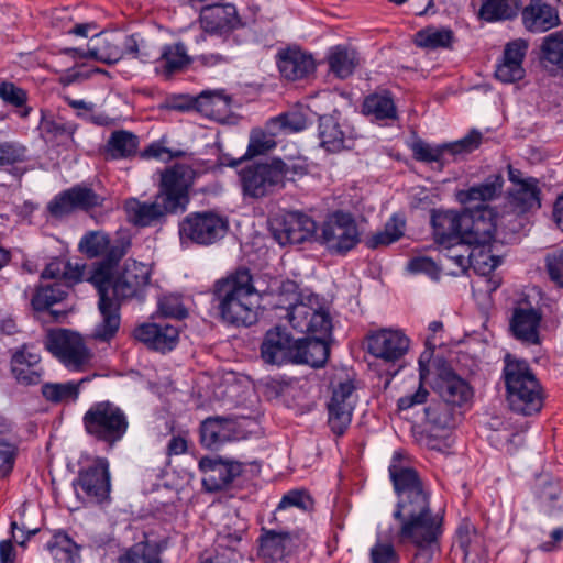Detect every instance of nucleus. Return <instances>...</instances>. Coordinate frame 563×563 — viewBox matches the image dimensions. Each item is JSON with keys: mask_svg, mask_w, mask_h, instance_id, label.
<instances>
[{"mask_svg": "<svg viewBox=\"0 0 563 563\" xmlns=\"http://www.w3.org/2000/svg\"><path fill=\"white\" fill-rule=\"evenodd\" d=\"M401 452H395L388 473L395 494L394 520L398 523L396 538L399 543L416 548L412 563H432L441 552L444 516L431 508V492L419 472L400 463Z\"/></svg>", "mask_w": 563, "mask_h": 563, "instance_id": "f257e3e1", "label": "nucleus"}, {"mask_svg": "<svg viewBox=\"0 0 563 563\" xmlns=\"http://www.w3.org/2000/svg\"><path fill=\"white\" fill-rule=\"evenodd\" d=\"M130 246L129 239H117L106 257L95 264L88 278L99 296L98 308L102 322L97 327L96 336L102 341H109L117 334L122 301L140 297L151 279L148 266L131 258L113 276V268L126 255Z\"/></svg>", "mask_w": 563, "mask_h": 563, "instance_id": "f03ea898", "label": "nucleus"}, {"mask_svg": "<svg viewBox=\"0 0 563 563\" xmlns=\"http://www.w3.org/2000/svg\"><path fill=\"white\" fill-rule=\"evenodd\" d=\"M212 303L223 322L236 327L254 324L258 318L260 296L250 269L239 268L217 280Z\"/></svg>", "mask_w": 563, "mask_h": 563, "instance_id": "7ed1b4c3", "label": "nucleus"}, {"mask_svg": "<svg viewBox=\"0 0 563 563\" xmlns=\"http://www.w3.org/2000/svg\"><path fill=\"white\" fill-rule=\"evenodd\" d=\"M503 378L506 398L514 412L531 416L542 409V388L527 361L507 353L504 357Z\"/></svg>", "mask_w": 563, "mask_h": 563, "instance_id": "20e7f679", "label": "nucleus"}, {"mask_svg": "<svg viewBox=\"0 0 563 563\" xmlns=\"http://www.w3.org/2000/svg\"><path fill=\"white\" fill-rule=\"evenodd\" d=\"M82 424L92 440L109 448L119 443L129 429L124 410L109 400L92 404L82 417Z\"/></svg>", "mask_w": 563, "mask_h": 563, "instance_id": "39448f33", "label": "nucleus"}, {"mask_svg": "<svg viewBox=\"0 0 563 563\" xmlns=\"http://www.w3.org/2000/svg\"><path fill=\"white\" fill-rule=\"evenodd\" d=\"M230 229L227 217L212 211L188 213L178 223L181 245L210 246L220 242Z\"/></svg>", "mask_w": 563, "mask_h": 563, "instance_id": "423d86ee", "label": "nucleus"}, {"mask_svg": "<svg viewBox=\"0 0 563 563\" xmlns=\"http://www.w3.org/2000/svg\"><path fill=\"white\" fill-rule=\"evenodd\" d=\"M44 345L66 368L74 372L84 371L92 358L82 336L71 330H49L44 339Z\"/></svg>", "mask_w": 563, "mask_h": 563, "instance_id": "0eeeda50", "label": "nucleus"}, {"mask_svg": "<svg viewBox=\"0 0 563 563\" xmlns=\"http://www.w3.org/2000/svg\"><path fill=\"white\" fill-rule=\"evenodd\" d=\"M316 241L324 245L331 254L346 255L361 242L360 231L352 214L335 211L321 225V234Z\"/></svg>", "mask_w": 563, "mask_h": 563, "instance_id": "6e6552de", "label": "nucleus"}, {"mask_svg": "<svg viewBox=\"0 0 563 563\" xmlns=\"http://www.w3.org/2000/svg\"><path fill=\"white\" fill-rule=\"evenodd\" d=\"M239 176L243 195L251 198H263L283 189L282 172L275 158L246 165Z\"/></svg>", "mask_w": 563, "mask_h": 563, "instance_id": "1a4fd4ad", "label": "nucleus"}, {"mask_svg": "<svg viewBox=\"0 0 563 563\" xmlns=\"http://www.w3.org/2000/svg\"><path fill=\"white\" fill-rule=\"evenodd\" d=\"M76 494L87 501L100 504L109 498L111 490L109 462L106 457H96L84 466L74 482Z\"/></svg>", "mask_w": 563, "mask_h": 563, "instance_id": "9d476101", "label": "nucleus"}, {"mask_svg": "<svg viewBox=\"0 0 563 563\" xmlns=\"http://www.w3.org/2000/svg\"><path fill=\"white\" fill-rule=\"evenodd\" d=\"M192 169L185 164H175L166 168L161 176L159 190L156 194L174 213H183L189 203V187Z\"/></svg>", "mask_w": 563, "mask_h": 563, "instance_id": "9b49d317", "label": "nucleus"}, {"mask_svg": "<svg viewBox=\"0 0 563 563\" xmlns=\"http://www.w3.org/2000/svg\"><path fill=\"white\" fill-rule=\"evenodd\" d=\"M317 229V222L300 211L286 212L271 223L273 238L283 246L316 240Z\"/></svg>", "mask_w": 563, "mask_h": 563, "instance_id": "f8f14e48", "label": "nucleus"}, {"mask_svg": "<svg viewBox=\"0 0 563 563\" xmlns=\"http://www.w3.org/2000/svg\"><path fill=\"white\" fill-rule=\"evenodd\" d=\"M464 244H490L495 239L496 214L487 205L465 207L462 211Z\"/></svg>", "mask_w": 563, "mask_h": 563, "instance_id": "ddd939ff", "label": "nucleus"}, {"mask_svg": "<svg viewBox=\"0 0 563 563\" xmlns=\"http://www.w3.org/2000/svg\"><path fill=\"white\" fill-rule=\"evenodd\" d=\"M355 386L351 380L340 383L332 393L328 408V424L336 437L349 429L356 404Z\"/></svg>", "mask_w": 563, "mask_h": 563, "instance_id": "4468645a", "label": "nucleus"}, {"mask_svg": "<svg viewBox=\"0 0 563 563\" xmlns=\"http://www.w3.org/2000/svg\"><path fill=\"white\" fill-rule=\"evenodd\" d=\"M104 198L98 195L92 188L76 185L56 196L47 206L52 217L63 218L76 210L89 211L101 207Z\"/></svg>", "mask_w": 563, "mask_h": 563, "instance_id": "2eb2a0df", "label": "nucleus"}, {"mask_svg": "<svg viewBox=\"0 0 563 563\" xmlns=\"http://www.w3.org/2000/svg\"><path fill=\"white\" fill-rule=\"evenodd\" d=\"M296 339L283 327H274L266 331L260 346L262 361L267 365L283 366L295 364Z\"/></svg>", "mask_w": 563, "mask_h": 563, "instance_id": "dca6fc26", "label": "nucleus"}, {"mask_svg": "<svg viewBox=\"0 0 563 563\" xmlns=\"http://www.w3.org/2000/svg\"><path fill=\"white\" fill-rule=\"evenodd\" d=\"M69 285L56 280L52 284L37 287V321L41 323H63L68 309L55 308L60 305L68 296Z\"/></svg>", "mask_w": 563, "mask_h": 563, "instance_id": "f3484780", "label": "nucleus"}, {"mask_svg": "<svg viewBox=\"0 0 563 563\" xmlns=\"http://www.w3.org/2000/svg\"><path fill=\"white\" fill-rule=\"evenodd\" d=\"M126 221L136 228L153 227L163 223L173 210L156 195L151 202L137 198H128L123 203Z\"/></svg>", "mask_w": 563, "mask_h": 563, "instance_id": "a211bd4d", "label": "nucleus"}, {"mask_svg": "<svg viewBox=\"0 0 563 563\" xmlns=\"http://www.w3.org/2000/svg\"><path fill=\"white\" fill-rule=\"evenodd\" d=\"M202 472V486L207 492L216 493L227 488L242 473V464L221 457H202L199 461Z\"/></svg>", "mask_w": 563, "mask_h": 563, "instance_id": "6ab92c4d", "label": "nucleus"}, {"mask_svg": "<svg viewBox=\"0 0 563 563\" xmlns=\"http://www.w3.org/2000/svg\"><path fill=\"white\" fill-rule=\"evenodd\" d=\"M199 432L201 445L209 450H219L241 438L238 422L230 417H208L201 422Z\"/></svg>", "mask_w": 563, "mask_h": 563, "instance_id": "aec40b11", "label": "nucleus"}, {"mask_svg": "<svg viewBox=\"0 0 563 563\" xmlns=\"http://www.w3.org/2000/svg\"><path fill=\"white\" fill-rule=\"evenodd\" d=\"M368 352L385 362H396L409 349V339L400 331L383 329L367 338Z\"/></svg>", "mask_w": 563, "mask_h": 563, "instance_id": "412c9836", "label": "nucleus"}, {"mask_svg": "<svg viewBox=\"0 0 563 563\" xmlns=\"http://www.w3.org/2000/svg\"><path fill=\"white\" fill-rule=\"evenodd\" d=\"M168 545V538L152 539L144 532L142 540L120 550L115 563H165L164 552Z\"/></svg>", "mask_w": 563, "mask_h": 563, "instance_id": "4be33fe9", "label": "nucleus"}, {"mask_svg": "<svg viewBox=\"0 0 563 563\" xmlns=\"http://www.w3.org/2000/svg\"><path fill=\"white\" fill-rule=\"evenodd\" d=\"M200 23L203 30L211 34H227L242 26L236 8L220 1L201 7Z\"/></svg>", "mask_w": 563, "mask_h": 563, "instance_id": "5701e85b", "label": "nucleus"}, {"mask_svg": "<svg viewBox=\"0 0 563 563\" xmlns=\"http://www.w3.org/2000/svg\"><path fill=\"white\" fill-rule=\"evenodd\" d=\"M133 336L148 349L165 353L176 347L179 330L177 327L164 321L143 323L134 329Z\"/></svg>", "mask_w": 563, "mask_h": 563, "instance_id": "b1692460", "label": "nucleus"}, {"mask_svg": "<svg viewBox=\"0 0 563 563\" xmlns=\"http://www.w3.org/2000/svg\"><path fill=\"white\" fill-rule=\"evenodd\" d=\"M320 146L329 153H339L353 146L354 136L349 126L340 123L333 114L321 115L318 120Z\"/></svg>", "mask_w": 563, "mask_h": 563, "instance_id": "393cba45", "label": "nucleus"}, {"mask_svg": "<svg viewBox=\"0 0 563 563\" xmlns=\"http://www.w3.org/2000/svg\"><path fill=\"white\" fill-rule=\"evenodd\" d=\"M431 224L433 236L438 244L451 247L456 244H464V223L462 212L452 210L432 211Z\"/></svg>", "mask_w": 563, "mask_h": 563, "instance_id": "a878e982", "label": "nucleus"}, {"mask_svg": "<svg viewBox=\"0 0 563 563\" xmlns=\"http://www.w3.org/2000/svg\"><path fill=\"white\" fill-rule=\"evenodd\" d=\"M277 66L282 77L290 81L308 78L316 70L312 55L298 47H288L278 52Z\"/></svg>", "mask_w": 563, "mask_h": 563, "instance_id": "bb28decb", "label": "nucleus"}, {"mask_svg": "<svg viewBox=\"0 0 563 563\" xmlns=\"http://www.w3.org/2000/svg\"><path fill=\"white\" fill-rule=\"evenodd\" d=\"M99 44L88 48H64L63 53L78 59H95L103 64H115L123 58L121 36L117 34H99Z\"/></svg>", "mask_w": 563, "mask_h": 563, "instance_id": "cd10ccee", "label": "nucleus"}, {"mask_svg": "<svg viewBox=\"0 0 563 563\" xmlns=\"http://www.w3.org/2000/svg\"><path fill=\"white\" fill-rule=\"evenodd\" d=\"M542 313L539 309L517 307L512 311L510 330L514 336L529 345L540 344L539 327Z\"/></svg>", "mask_w": 563, "mask_h": 563, "instance_id": "c85d7f7f", "label": "nucleus"}, {"mask_svg": "<svg viewBox=\"0 0 563 563\" xmlns=\"http://www.w3.org/2000/svg\"><path fill=\"white\" fill-rule=\"evenodd\" d=\"M437 389L443 402L449 406H462L473 396V390L468 383L450 367L441 369L437 382Z\"/></svg>", "mask_w": 563, "mask_h": 563, "instance_id": "c756f323", "label": "nucleus"}, {"mask_svg": "<svg viewBox=\"0 0 563 563\" xmlns=\"http://www.w3.org/2000/svg\"><path fill=\"white\" fill-rule=\"evenodd\" d=\"M298 536L286 530L261 529L258 537V552L263 558L272 561L283 560L288 555Z\"/></svg>", "mask_w": 563, "mask_h": 563, "instance_id": "7c9ffc66", "label": "nucleus"}, {"mask_svg": "<svg viewBox=\"0 0 563 563\" xmlns=\"http://www.w3.org/2000/svg\"><path fill=\"white\" fill-rule=\"evenodd\" d=\"M44 548L56 563H75L80 558L81 545L77 544L65 531L52 534L37 528Z\"/></svg>", "mask_w": 563, "mask_h": 563, "instance_id": "2f4dec72", "label": "nucleus"}, {"mask_svg": "<svg viewBox=\"0 0 563 563\" xmlns=\"http://www.w3.org/2000/svg\"><path fill=\"white\" fill-rule=\"evenodd\" d=\"M194 62L183 42L166 44L162 47L161 55L156 60V73L165 79L183 73Z\"/></svg>", "mask_w": 563, "mask_h": 563, "instance_id": "473e14b6", "label": "nucleus"}, {"mask_svg": "<svg viewBox=\"0 0 563 563\" xmlns=\"http://www.w3.org/2000/svg\"><path fill=\"white\" fill-rule=\"evenodd\" d=\"M506 207L515 216H523L540 209L541 189L539 183L510 187L506 194Z\"/></svg>", "mask_w": 563, "mask_h": 563, "instance_id": "72a5a7b5", "label": "nucleus"}, {"mask_svg": "<svg viewBox=\"0 0 563 563\" xmlns=\"http://www.w3.org/2000/svg\"><path fill=\"white\" fill-rule=\"evenodd\" d=\"M295 364L309 365L314 368L323 367L330 355L328 341L321 338H300L296 340Z\"/></svg>", "mask_w": 563, "mask_h": 563, "instance_id": "f704fd0d", "label": "nucleus"}, {"mask_svg": "<svg viewBox=\"0 0 563 563\" xmlns=\"http://www.w3.org/2000/svg\"><path fill=\"white\" fill-rule=\"evenodd\" d=\"M525 27L532 33L545 32L560 23L556 5L532 2L522 10Z\"/></svg>", "mask_w": 563, "mask_h": 563, "instance_id": "c9c22d12", "label": "nucleus"}, {"mask_svg": "<svg viewBox=\"0 0 563 563\" xmlns=\"http://www.w3.org/2000/svg\"><path fill=\"white\" fill-rule=\"evenodd\" d=\"M504 176L500 173H495L485 178L478 185H474L468 189L460 190L456 195L457 200L467 207H472L473 202L476 205H485L487 201L497 198L504 187Z\"/></svg>", "mask_w": 563, "mask_h": 563, "instance_id": "e433bc0d", "label": "nucleus"}, {"mask_svg": "<svg viewBox=\"0 0 563 563\" xmlns=\"http://www.w3.org/2000/svg\"><path fill=\"white\" fill-rule=\"evenodd\" d=\"M195 110L216 121L227 119L231 110L232 98L223 90H205L194 97Z\"/></svg>", "mask_w": 563, "mask_h": 563, "instance_id": "4c0bfd02", "label": "nucleus"}, {"mask_svg": "<svg viewBox=\"0 0 563 563\" xmlns=\"http://www.w3.org/2000/svg\"><path fill=\"white\" fill-rule=\"evenodd\" d=\"M139 144V137L134 133L115 130L107 141L104 153L111 159L131 158L137 153Z\"/></svg>", "mask_w": 563, "mask_h": 563, "instance_id": "58836bf2", "label": "nucleus"}, {"mask_svg": "<svg viewBox=\"0 0 563 563\" xmlns=\"http://www.w3.org/2000/svg\"><path fill=\"white\" fill-rule=\"evenodd\" d=\"M276 146V142L273 137V135H268L262 130H252L250 134V141L246 148V152L244 155H242L240 158H229L227 155H224L221 158V162L223 165L230 166V167H238L241 163L252 159L260 155L267 154L271 150H273Z\"/></svg>", "mask_w": 563, "mask_h": 563, "instance_id": "ea45409f", "label": "nucleus"}, {"mask_svg": "<svg viewBox=\"0 0 563 563\" xmlns=\"http://www.w3.org/2000/svg\"><path fill=\"white\" fill-rule=\"evenodd\" d=\"M26 344L16 349L11 356L10 371L16 384L31 386L35 383V361L34 355L26 352Z\"/></svg>", "mask_w": 563, "mask_h": 563, "instance_id": "a19ab883", "label": "nucleus"}, {"mask_svg": "<svg viewBox=\"0 0 563 563\" xmlns=\"http://www.w3.org/2000/svg\"><path fill=\"white\" fill-rule=\"evenodd\" d=\"M472 246L471 252L467 256V262L473 268L482 275H486L499 266L501 260L492 253L490 244H468ZM457 263L463 265L466 261L465 256L456 255Z\"/></svg>", "mask_w": 563, "mask_h": 563, "instance_id": "79ce46f5", "label": "nucleus"}, {"mask_svg": "<svg viewBox=\"0 0 563 563\" xmlns=\"http://www.w3.org/2000/svg\"><path fill=\"white\" fill-rule=\"evenodd\" d=\"M521 0H485L478 16L487 22L510 20L520 9Z\"/></svg>", "mask_w": 563, "mask_h": 563, "instance_id": "37998d69", "label": "nucleus"}, {"mask_svg": "<svg viewBox=\"0 0 563 563\" xmlns=\"http://www.w3.org/2000/svg\"><path fill=\"white\" fill-rule=\"evenodd\" d=\"M328 64L330 71L333 73L335 77L346 79L354 73L358 60L354 51L339 45L330 51Z\"/></svg>", "mask_w": 563, "mask_h": 563, "instance_id": "c03bdc74", "label": "nucleus"}, {"mask_svg": "<svg viewBox=\"0 0 563 563\" xmlns=\"http://www.w3.org/2000/svg\"><path fill=\"white\" fill-rule=\"evenodd\" d=\"M113 243L108 233L102 230L86 232L78 243V251L87 258L106 257Z\"/></svg>", "mask_w": 563, "mask_h": 563, "instance_id": "a18cd8bd", "label": "nucleus"}, {"mask_svg": "<svg viewBox=\"0 0 563 563\" xmlns=\"http://www.w3.org/2000/svg\"><path fill=\"white\" fill-rule=\"evenodd\" d=\"M363 113L373 115L376 120L397 118V109L389 92L367 96L363 102Z\"/></svg>", "mask_w": 563, "mask_h": 563, "instance_id": "49530a36", "label": "nucleus"}, {"mask_svg": "<svg viewBox=\"0 0 563 563\" xmlns=\"http://www.w3.org/2000/svg\"><path fill=\"white\" fill-rule=\"evenodd\" d=\"M86 379L78 383H45L42 385L41 390L44 398L53 404H59L68 400H76L79 395L80 385Z\"/></svg>", "mask_w": 563, "mask_h": 563, "instance_id": "de8ad7c7", "label": "nucleus"}, {"mask_svg": "<svg viewBox=\"0 0 563 563\" xmlns=\"http://www.w3.org/2000/svg\"><path fill=\"white\" fill-rule=\"evenodd\" d=\"M453 41V32L450 29L437 30L427 27L416 33L415 44L424 48H446L451 46Z\"/></svg>", "mask_w": 563, "mask_h": 563, "instance_id": "09e8293b", "label": "nucleus"}, {"mask_svg": "<svg viewBox=\"0 0 563 563\" xmlns=\"http://www.w3.org/2000/svg\"><path fill=\"white\" fill-rule=\"evenodd\" d=\"M427 423L432 429H448L453 426L454 415L452 408L443 402H434L424 408Z\"/></svg>", "mask_w": 563, "mask_h": 563, "instance_id": "8fccbe9b", "label": "nucleus"}, {"mask_svg": "<svg viewBox=\"0 0 563 563\" xmlns=\"http://www.w3.org/2000/svg\"><path fill=\"white\" fill-rule=\"evenodd\" d=\"M479 541L476 528L468 520H463L455 532L454 547L462 552L464 560L475 551Z\"/></svg>", "mask_w": 563, "mask_h": 563, "instance_id": "3c124183", "label": "nucleus"}, {"mask_svg": "<svg viewBox=\"0 0 563 563\" xmlns=\"http://www.w3.org/2000/svg\"><path fill=\"white\" fill-rule=\"evenodd\" d=\"M483 141V134L477 129H472L463 139L445 143L448 155L453 159L464 157L477 150Z\"/></svg>", "mask_w": 563, "mask_h": 563, "instance_id": "603ef678", "label": "nucleus"}, {"mask_svg": "<svg viewBox=\"0 0 563 563\" xmlns=\"http://www.w3.org/2000/svg\"><path fill=\"white\" fill-rule=\"evenodd\" d=\"M313 506H314V500L307 490L292 489V490H289L288 493H286L282 497V499L275 510V516L288 508H291V507H296L302 511H311V510H313Z\"/></svg>", "mask_w": 563, "mask_h": 563, "instance_id": "864d4df0", "label": "nucleus"}, {"mask_svg": "<svg viewBox=\"0 0 563 563\" xmlns=\"http://www.w3.org/2000/svg\"><path fill=\"white\" fill-rule=\"evenodd\" d=\"M413 158L423 163H439L441 166L445 163L448 155L445 143L432 146L424 141H417L412 145Z\"/></svg>", "mask_w": 563, "mask_h": 563, "instance_id": "5fc2aeb1", "label": "nucleus"}, {"mask_svg": "<svg viewBox=\"0 0 563 563\" xmlns=\"http://www.w3.org/2000/svg\"><path fill=\"white\" fill-rule=\"evenodd\" d=\"M543 58L556 65L563 71V33L554 32L543 38L541 46Z\"/></svg>", "mask_w": 563, "mask_h": 563, "instance_id": "6e6d98bb", "label": "nucleus"}, {"mask_svg": "<svg viewBox=\"0 0 563 563\" xmlns=\"http://www.w3.org/2000/svg\"><path fill=\"white\" fill-rule=\"evenodd\" d=\"M332 332V319L330 314L324 310H313L307 330L303 333H308L310 338H321L327 341Z\"/></svg>", "mask_w": 563, "mask_h": 563, "instance_id": "4d7b16f0", "label": "nucleus"}, {"mask_svg": "<svg viewBox=\"0 0 563 563\" xmlns=\"http://www.w3.org/2000/svg\"><path fill=\"white\" fill-rule=\"evenodd\" d=\"M272 126L287 132H300L307 128V119L300 112L282 113L269 121Z\"/></svg>", "mask_w": 563, "mask_h": 563, "instance_id": "13d9d810", "label": "nucleus"}, {"mask_svg": "<svg viewBox=\"0 0 563 563\" xmlns=\"http://www.w3.org/2000/svg\"><path fill=\"white\" fill-rule=\"evenodd\" d=\"M560 494V487L559 485L545 482L537 486L536 488V495L538 499L540 500V504L542 506V511L547 516H552L555 512V509L551 506V504L558 499Z\"/></svg>", "mask_w": 563, "mask_h": 563, "instance_id": "bf43d9fd", "label": "nucleus"}, {"mask_svg": "<svg viewBox=\"0 0 563 563\" xmlns=\"http://www.w3.org/2000/svg\"><path fill=\"white\" fill-rule=\"evenodd\" d=\"M0 98L15 108L24 107L27 101V93L24 89L10 81L0 82Z\"/></svg>", "mask_w": 563, "mask_h": 563, "instance_id": "052dcab7", "label": "nucleus"}, {"mask_svg": "<svg viewBox=\"0 0 563 563\" xmlns=\"http://www.w3.org/2000/svg\"><path fill=\"white\" fill-rule=\"evenodd\" d=\"M158 310L164 317L175 318L177 320L185 319L188 314L180 298L174 295L161 298L158 301Z\"/></svg>", "mask_w": 563, "mask_h": 563, "instance_id": "680f3d73", "label": "nucleus"}, {"mask_svg": "<svg viewBox=\"0 0 563 563\" xmlns=\"http://www.w3.org/2000/svg\"><path fill=\"white\" fill-rule=\"evenodd\" d=\"M313 310V308L302 302L292 305L288 310V319L291 327L303 333L307 330Z\"/></svg>", "mask_w": 563, "mask_h": 563, "instance_id": "e2e57ef3", "label": "nucleus"}, {"mask_svg": "<svg viewBox=\"0 0 563 563\" xmlns=\"http://www.w3.org/2000/svg\"><path fill=\"white\" fill-rule=\"evenodd\" d=\"M495 77L501 82L512 84L525 77V69L522 65L503 59L496 67Z\"/></svg>", "mask_w": 563, "mask_h": 563, "instance_id": "0e129e2a", "label": "nucleus"}, {"mask_svg": "<svg viewBox=\"0 0 563 563\" xmlns=\"http://www.w3.org/2000/svg\"><path fill=\"white\" fill-rule=\"evenodd\" d=\"M545 266L551 280L563 288V249L548 254Z\"/></svg>", "mask_w": 563, "mask_h": 563, "instance_id": "69168bd1", "label": "nucleus"}, {"mask_svg": "<svg viewBox=\"0 0 563 563\" xmlns=\"http://www.w3.org/2000/svg\"><path fill=\"white\" fill-rule=\"evenodd\" d=\"M25 147L14 143H0V166H9L25 158Z\"/></svg>", "mask_w": 563, "mask_h": 563, "instance_id": "338daca9", "label": "nucleus"}, {"mask_svg": "<svg viewBox=\"0 0 563 563\" xmlns=\"http://www.w3.org/2000/svg\"><path fill=\"white\" fill-rule=\"evenodd\" d=\"M372 563H398L399 555L390 543H376L371 549Z\"/></svg>", "mask_w": 563, "mask_h": 563, "instance_id": "774afa93", "label": "nucleus"}]
</instances>
